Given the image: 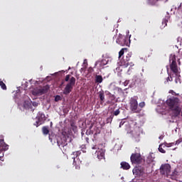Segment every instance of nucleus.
<instances>
[{
    "label": "nucleus",
    "mask_w": 182,
    "mask_h": 182,
    "mask_svg": "<svg viewBox=\"0 0 182 182\" xmlns=\"http://www.w3.org/2000/svg\"><path fill=\"white\" fill-rule=\"evenodd\" d=\"M144 106H146V102H141L139 104V107H140L139 109H141V110L143 109V107H144Z\"/></svg>",
    "instance_id": "obj_27"
},
{
    "label": "nucleus",
    "mask_w": 182,
    "mask_h": 182,
    "mask_svg": "<svg viewBox=\"0 0 182 182\" xmlns=\"http://www.w3.org/2000/svg\"><path fill=\"white\" fill-rule=\"evenodd\" d=\"M99 63H100L101 66H106V65H107V60L104 59L102 61H97L95 63V66H97V65H98Z\"/></svg>",
    "instance_id": "obj_18"
},
{
    "label": "nucleus",
    "mask_w": 182,
    "mask_h": 182,
    "mask_svg": "<svg viewBox=\"0 0 182 182\" xmlns=\"http://www.w3.org/2000/svg\"><path fill=\"white\" fill-rule=\"evenodd\" d=\"M119 114H120V109H118L114 112L113 116H119Z\"/></svg>",
    "instance_id": "obj_28"
},
{
    "label": "nucleus",
    "mask_w": 182,
    "mask_h": 182,
    "mask_svg": "<svg viewBox=\"0 0 182 182\" xmlns=\"http://www.w3.org/2000/svg\"><path fill=\"white\" fill-rule=\"evenodd\" d=\"M130 160L132 164H141L144 159L141 156V154L139 153H134L131 155Z\"/></svg>",
    "instance_id": "obj_5"
},
{
    "label": "nucleus",
    "mask_w": 182,
    "mask_h": 182,
    "mask_svg": "<svg viewBox=\"0 0 182 182\" xmlns=\"http://www.w3.org/2000/svg\"><path fill=\"white\" fill-rule=\"evenodd\" d=\"M0 86L3 90H6V85L4 84V81H0Z\"/></svg>",
    "instance_id": "obj_24"
},
{
    "label": "nucleus",
    "mask_w": 182,
    "mask_h": 182,
    "mask_svg": "<svg viewBox=\"0 0 182 182\" xmlns=\"http://www.w3.org/2000/svg\"><path fill=\"white\" fill-rule=\"evenodd\" d=\"M59 100H62V97L60 95H56L55 97V102H59Z\"/></svg>",
    "instance_id": "obj_29"
},
{
    "label": "nucleus",
    "mask_w": 182,
    "mask_h": 182,
    "mask_svg": "<svg viewBox=\"0 0 182 182\" xmlns=\"http://www.w3.org/2000/svg\"><path fill=\"white\" fill-rule=\"evenodd\" d=\"M169 79H170V80H171V79H173V77H169Z\"/></svg>",
    "instance_id": "obj_40"
},
{
    "label": "nucleus",
    "mask_w": 182,
    "mask_h": 182,
    "mask_svg": "<svg viewBox=\"0 0 182 182\" xmlns=\"http://www.w3.org/2000/svg\"><path fill=\"white\" fill-rule=\"evenodd\" d=\"M0 161H4V156H0Z\"/></svg>",
    "instance_id": "obj_38"
},
{
    "label": "nucleus",
    "mask_w": 182,
    "mask_h": 182,
    "mask_svg": "<svg viewBox=\"0 0 182 182\" xmlns=\"http://www.w3.org/2000/svg\"><path fill=\"white\" fill-rule=\"evenodd\" d=\"M48 87H43L41 88H36L33 90V95L34 96H42V95H45V93H48Z\"/></svg>",
    "instance_id": "obj_7"
},
{
    "label": "nucleus",
    "mask_w": 182,
    "mask_h": 182,
    "mask_svg": "<svg viewBox=\"0 0 182 182\" xmlns=\"http://www.w3.org/2000/svg\"><path fill=\"white\" fill-rule=\"evenodd\" d=\"M159 140H163V136H160L159 137Z\"/></svg>",
    "instance_id": "obj_39"
},
{
    "label": "nucleus",
    "mask_w": 182,
    "mask_h": 182,
    "mask_svg": "<svg viewBox=\"0 0 182 182\" xmlns=\"http://www.w3.org/2000/svg\"><path fill=\"white\" fill-rule=\"evenodd\" d=\"M82 140H85L87 143H89V137L85 136V134L83 132H82Z\"/></svg>",
    "instance_id": "obj_26"
},
{
    "label": "nucleus",
    "mask_w": 182,
    "mask_h": 182,
    "mask_svg": "<svg viewBox=\"0 0 182 182\" xmlns=\"http://www.w3.org/2000/svg\"><path fill=\"white\" fill-rule=\"evenodd\" d=\"M137 99V97H133L129 100V109L133 113H140L141 112V109L139 107Z\"/></svg>",
    "instance_id": "obj_3"
},
{
    "label": "nucleus",
    "mask_w": 182,
    "mask_h": 182,
    "mask_svg": "<svg viewBox=\"0 0 182 182\" xmlns=\"http://www.w3.org/2000/svg\"><path fill=\"white\" fill-rule=\"evenodd\" d=\"M42 130L43 134H49V128L48 127H43Z\"/></svg>",
    "instance_id": "obj_20"
},
{
    "label": "nucleus",
    "mask_w": 182,
    "mask_h": 182,
    "mask_svg": "<svg viewBox=\"0 0 182 182\" xmlns=\"http://www.w3.org/2000/svg\"><path fill=\"white\" fill-rule=\"evenodd\" d=\"M116 42L121 46H129L130 45V36L119 34Z\"/></svg>",
    "instance_id": "obj_4"
},
{
    "label": "nucleus",
    "mask_w": 182,
    "mask_h": 182,
    "mask_svg": "<svg viewBox=\"0 0 182 182\" xmlns=\"http://www.w3.org/2000/svg\"><path fill=\"white\" fill-rule=\"evenodd\" d=\"M9 146H8V144H6V143H5V141H4V136L3 135H0V153L3 151H6V150H8Z\"/></svg>",
    "instance_id": "obj_10"
},
{
    "label": "nucleus",
    "mask_w": 182,
    "mask_h": 182,
    "mask_svg": "<svg viewBox=\"0 0 182 182\" xmlns=\"http://www.w3.org/2000/svg\"><path fill=\"white\" fill-rule=\"evenodd\" d=\"M85 134L87 136L94 134V139H96V136H97V134H100V129L96 126L93 127V124H91L90 128L87 129Z\"/></svg>",
    "instance_id": "obj_6"
},
{
    "label": "nucleus",
    "mask_w": 182,
    "mask_h": 182,
    "mask_svg": "<svg viewBox=\"0 0 182 182\" xmlns=\"http://www.w3.org/2000/svg\"><path fill=\"white\" fill-rule=\"evenodd\" d=\"M114 117V115L111 114L109 117L107 118V123H112L113 122V118Z\"/></svg>",
    "instance_id": "obj_22"
},
{
    "label": "nucleus",
    "mask_w": 182,
    "mask_h": 182,
    "mask_svg": "<svg viewBox=\"0 0 182 182\" xmlns=\"http://www.w3.org/2000/svg\"><path fill=\"white\" fill-rule=\"evenodd\" d=\"M181 141H182V139H178L176 141V144H180V143H181Z\"/></svg>",
    "instance_id": "obj_36"
},
{
    "label": "nucleus",
    "mask_w": 182,
    "mask_h": 182,
    "mask_svg": "<svg viewBox=\"0 0 182 182\" xmlns=\"http://www.w3.org/2000/svg\"><path fill=\"white\" fill-rule=\"evenodd\" d=\"M133 173L136 176H143V174H144V169L141 167L135 168L133 169Z\"/></svg>",
    "instance_id": "obj_12"
},
{
    "label": "nucleus",
    "mask_w": 182,
    "mask_h": 182,
    "mask_svg": "<svg viewBox=\"0 0 182 182\" xmlns=\"http://www.w3.org/2000/svg\"><path fill=\"white\" fill-rule=\"evenodd\" d=\"M168 82H173V79L170 80V77H168L166 78V80L165 81V83H168Z\"/></svg>",
    "instance_id": "obj_31"
},
{
    "label": "nucleus",
    "mask_w": 182,
    "mask_h": 182,
    "mask_svg": "<svg viewBox=\"0 0 182 182\" xmlns=\"http://www.w3.org/2000/svg\"><path fill=\"white\" fill-rule=\"evenodd\" d=\"M57 143L59 147H65V146L68 144L65 138H63V139L60 138V139L57 140Z\"/></svg>",
    "instance_id": "obj_13"
},
{
    "label": "nucleus",
    "mask_w": 182,
    "mask_h": 182,
    "mask_svg": "<svg viewBox=\"0 0 182 182\" xmlns=\"http://www.w3.org/2000/svg\"><path fill=\"white\" fill-rule=\"evenodd\" d=\"M168 109L172 112L173 117H178L181 114L182 108L180 106V100L178 97L169 98L166 100Z\"/></svg>",
    "instance_id": "obj_1"
},
{
    "label": "nucleus",
    "mask_w": 182,
    "mask_h": 182,
    "mask_svg": "<svg viewBox=\"0 0 182 182\" xmlns=\"http://www.w3.org/2000/svg\"><path fill=\"white\" fill-rule=\"evenodd\" d=\"M38 120L34 124V126H36V127H38V126H41L42 123L41 122V120H43L45 119V114L42 112H39L38 115Z\"/></svg>",
    "instance_id": "obj_11"
},
{
    "label": "nucleus",
    "mask_w": 182,
    "mask_h": 182,
    "mask_svg": "<svg viewBox=\"0 0 182 182\" xmlns=\"http://www.w3.org/2000/svg\"><path fill=\"white\" fill-rule=\"evenodd\" d=\"M39 104L36 102H33V106H34V107H37V106Z\"/></svg>",
    "instance_id": "obj_34"
},
{
    "label": "nucleus",
    "mask_w": 182,
    "mask_h": 182,
    "mask_svg": "<svg viewBox=\"0 0 182 182\" xmlns=\"http://www.w3.org/2000/svg\"><path fill=\"white\" fill-rule=\"evenodd\" d=\"M121 168L123 170H129L130 168V164L126 161L121 162Z\"/></svg>",
    "instance_id": "obj_15"
},
{
    "label": "nucleus",
    "mask_w": 182,
    "mask_h": 182,
    "mask_svg": "<svg viewBox=\"0 0 182 182\" xmlns=\"http://www.w3.org/2000/svg\"><path fill=\"white\" fill-rule=\"evenodd\" d=\"M96 153L99 160H103L105 159V150L100 149V151H96Z\"/></svg>",
    "instance_id": "obj_14"
},
{
    "label": "nucleus",
    "mask_w": 182,
    "mask_h": 182,
    "mask_svg": "<svg viewBox=\"0 0 182 182\" xmlns=\"http://www.w3.org/2000/svg\"><path fill=\"white\" fill-rule=\"evenodd\" d=\"M131 58H132V53H130L127 54V55L124 57V60H125V65L126 66H129V65H130L129 61L130 60Z\"/></svg>",
    "instance_id": "obj_16"
},
{
    "label": "nucleus",
    "mask_w": 182,
    "mask_h": 182,
    "mask_svg": "<svg viewBox=\"0 0 182 182\" xmlns=\"http://www.w3.org/2000/svg\"><path fill=\"white\" fill-rule=\"evenodd\" d=\"M99 97L101 102H105V92L100 91L99 92Z\"/></svg>",
    "instance_id": "obj_19"
},
{
    "label": "nucleus",
    "mask_w": 182,
    "mask_h": 182,
    "mask_svg": "<svg viewBox=\"0 0 182 182\" xmlns=\"http://www.w3.org/2000/svg\"><path fill=\"white\" fill-rule=\"evenodd\" d=\"M88 73H93V72H95V70L93 69V68L90 67L87 70Z\"/></svg>",
    "instance_id": "obj_30"
},
{
    "label": "nucleus",
    "mask_w": 182,
    "mask_h": 182,
    "mask_svg": "<svg viewBox=\"0 0 182 182\" xmlns=\"http://www.w3.org/2000/svg\"><path fill=\"white\" fill-rule=\"evenodd\" d=\"M167 22H168L167 20L164 19L163 21H162V23L164 24V26H167Z\"/></svg>",
    "instance_id": "obj_32"
},
{
    "label": "nucleus",
    "mask_w": 182,
    "mask_h": 182,
    "mask_svg": "<svg viewBox=\"0 0 182 182\" xmlns=\"http://www.w3.org/2000/svg\"><path fill=\"white\" fill-rule=\"evenodd\" d=\"M92 150H97V146H94L92 147Z\"/></svg>",
    "instance_id": "obj_37"
},
{
    "label": "nucleus",
    "mask_w": 182,
    "mask_h": 182,
    "mask_svg": "<svg viewBox=\"0 0 182 182\" xmlns=\"http://www.w3.org/2000/svg\"><path fill=\"white\" fill-rule=\"evenodd\" d=\"M175 82L176 83H178V82L179 83H181V82H180V78H176Z\"/></svg>",
    "instance_id": "obj_35"
},
{
    "label": "nucleus",
    "mask_w": 182,
    "mask_h": 182,
    "mask_svg": "<svg viewBox=\"0 0 182 182\" xmlns=\"http://www.w3.org/2000/svg\"><path fill=\"white\" fill-rule=\"evenodd\" d=\"M159 151H160V153H163V154L166 153V150H164V149H163V144L159 145Z\"/></svg>",
    "instance_id": "obj_25"
},
{
    "label": "nucleus",
    "mask_w": 182,
    "mask_h": 182,
    "mask_svg": "<svg viewBox=\"0 0 182 182\" xmlns=\"http://www.w3.org/2000/svg\"><path fill=\"white\" fill-rule=\"evenodd\" d=\"M161 174H166V176H168L170 174V172L171 171V166L168 164H166L161 166L160 168Z\"/></svg>",
    "instance_id": "obj_8"
},
{
    "label": "nucleus",
    "mask_w": 182,
    "mask_h": 182,
    "mask_svg": "<svg viewBox=\"0 0 182 182\" xmlns=\"http://www.w3.org/2000/svg\"><path fill=\"white\" fill-rule=\"evenodd\" d=\"M124 50H127V48H122L119 52V58H122L123 55H124Z\"/></svg>",
    "instance_id": "obj_21"
},
{
    "label": "nucleus",
    "mask_w": 182,
    "mask_h": 182,
    "mask_svg": "<svg viewBox=\"0 0 182 182\" xmlns=\"http://www.w3.org/2000/svg\"><path fill=\"white\" fill-rule=\"evenodd\" d=\"M73 156H76V157H73V159H74L73 161V166L76 168H80V165L82 164V161L79 160L78 156L79 154H80V151H76V152H73Z\"/></svg>",
    "instance_id": "obj_9"
},
{
    "label": "nucleus",
    "mask_w": 182,
    "mask_h": 182,
    "mask_svg": "<svg viewBox=\"0 0 182 182\" xmlns=\"http://www.w3.org/2000/svg\"><path fill=\"white\" fill-rule=\"evenodd\" d=\"M129 82H130L129 80H125V82H123L124 86H127V85H129Z\"/></svg>",
    "instance_id": "obj_33"
},
{
    "label": "nucleus",
    "mask_w": 182,
    "mask_h": 182,
    "mask_svg": "<svg viewBox=\"0 0 182 182\" xmlns=\"http://www.w3.org/2000/svg\"><path fill=\"white\" fill-rule=\"evenodd\" d=\"M103 82V77L102 75H95V83H102Z\"/></svg>",
    "instance_id": "obj_17"
},
{
    "label": "nucleus",
    "mask_w": 182,
    "mask_h": 182,
    "mask_svg": "<svg viewBox=\"0 0 182 182\" xmlns=\"http://www.w3.org/2000/svg\"><path fill=\"white\" fill-rule=\"evenodd\" d=\"M65 82H68L64 88L63 95H69L73 90V86L76 85V78L70 75H67L65 78Z\"/></svg>",
    "instance_id": "obj_2"
},
{
    "label": "nucleus",
    "mask_w": 182,
    "mask_h": 182,
    "mask_svg": "<svg viewBox=\"0 0 182 182\" xmlns=\"http://www.w3.org/2000/svg\"><path fill=\"white\" fill-rule=\"evenodd\" d=\"M70 126L73 132H76V129H77V127H76V124L73 122L70 123Z\"/></svg>",
    "instance_id": "obj_23"
}]
</instances>
